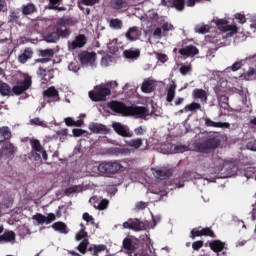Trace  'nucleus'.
I'll list each match as a JSON object with an SVG mask.
<instances>
[{"label":"nucleus","mask_w":256,"mask_h":256,"mask_svg":"<svg viewBox=\"0 0 256 256\" xmlns=\"http://www.w3.org/2000/svg\"><path fill=\"white\" fill-rule=\"evenodd\" d=\"M192 97L194 99H200L202 103H207V91L203 89H194L192 92Z\"/></svg>","instance_id":"28"},{"label":"nucleus","mask_w":256,"mask_h":256,"mask_svg":"<svg viewBox=\"0 0 256 256\" xmlns=\"http://www.w3.org/2000/svg\"><path fill=\"white\" fill-rule=\"evenodd\" d=\"M210 249L214 251V253H217V256H219V253L225 249V243L221 242L220 240H214L209 243Z\"/></svg>","instance_id":"27"},{"label":"nucleus","mask_w":256,"mask_h":256,"mask_svg":"<svg viewBox=\"0 0 256 256\" xmlns=\"http://www.w3.org/2000/svg\"><path fill=\"white\" fill-rule=\"evenodd\" d=\"M76 241H82L78 246V251L85 255V252L87 251V232H85V226L81 224L80 231L75 236Z\"/></svg>","instance_id":"12"},{"label":"nucleus","mask_w":256,"mask_h":256,"mask_svg":"<svg viewBox=\"0 0 256 256\" xmlns=\"http://www.w3.org/2000/svg\"><path fill=\"white\" fill-rule=\"evenodd\" d=\"M141 37V31L137 27H132L126 33V38L129 41H137Z\"/></svg>","instance_id":"25"},{"label":"nucleus","mask_w":256,"mask_h":256,"mask_svg":"<svg viewBox=\"0 0 256 256\" xmlns=\"http://www.w3.org/2000/svg\"><path fill=\"white\" fill-rule=\"evenodd\" d=\"M166 34H163V28H156L153 32V36L157 37V39H161V37L165 36Z\"/></svg>","instance_id":"56"},{"label":"nucleus","mask_w":256,"mask_h":256,"mask_svg":"<svg viewBox=\"0 0 256 256\" xmlns=\"http://www.w3.org/2000/svg\"><path fill=\"white\" fill-rule=\"evenodd\" d=\"M201 235H205L206 237H215V233L211 231L209 228L204 229H193L191 231V237L192 239H195V237H201Z\"/></svg>","instance_id":"22"},{"label":"nucleus","mask_w":256,"mask_h":256,"mask_svg":"<svg viewBox=\"0 0 256 256\" xmlns=\"http://www.w3.org/2000/svg\"><path fill=\"white\" fill-rule=\"evenodd\" d=\"M57 219V216L53 213L47 214V216L37 213L32 216V221L34 225H51L53 221Z\"/></svg>","instance_id":"11"},{"label":"nucleus","mask_w":256,"mask_h":256,"mask_svg":"<svg viewBox=\"0 0 256 256\" xmlns=\"http://www.w3.org/2000/svg\"><path fill=\"white\" fill-rule=\"evenodd\" d=\"M173 29H175L173 27V24L169 23V22H164L162 24V31H163V35H167V33H169V31H173Z\"/></svg>","instance_id":"48"},{"label":"nucleus","mask_w":256,"mask_h":256,"mask_svg":"<svg viewBox=\"0 0 256 256\" xmlns=\"http://www.w3.org/2000/svg\"><path fill=\"white\" fill-rule=\"evenodd\" d=\"M69 71H73V73H77L79 71V62H72L68 65Z\"/></svg>","instance_id":"53"},{"label":"nucleus","mask_w":256,"mask_h":256,"mask_svg":"<svg viewBox=\"0 0 256 256\" xmlns=\"http://www.w3.org/2000/svg\"><path fill=\"white\" fill-rule=\"evenodd\" d=\"M246 148L249 149V151H256V140H250L246 144Z\"/></svg>","instance_id":"57"},{"label":"nucleus","mask_w":256,"mask_h":256,"mask_svg":"<svg viewBox=\"0 0 256 256\" xmlns=\"http://www.w3.org/2000/svg\"><path fill=\"white\" fill-rule=\"evenodd\" d=\"M219 145H221V142L217 137H210L208 140L197 144L196 149L200 153H212Z\"/></svg>","instance_id":"6"},{"label":"nucleus","mask_w":256,"mask_h":256,"mask_svg":"<svg viewBox=\"0 0 256 256\" xmlns=\"http://www.w3.org/2000/svg\"><path fill=\"white\" fill-rule=\"evenodd\" d=\"M44 99L47 100L48 103H53V101H59V92L55 87H50L46 91H44Z\"/></svg>","instance_id":"20"},{"label":"nucleus","mask_w":256,"mask_h":256,"mask_svg":"<svg viewBox=\"0 0 256 256\" xmlns=\"http://www.w3.org/2000/svg\"><path fill=\"white\" fill-rule=\"evenodd\" d=\"M31 57H33V50H31V48H26L24 52L18 57V61L19 63H27Z\"/></svg>","instance_id":"34"},{"label":"nucleus","mask_w":256,"mask_h":256,"mask_svg":"<svg viewBox=\"0 0 256 256\" xmlns=\"http://www.w3.org/2000/svg\"><path fill=\"white\" fill-rule=\"evenodd\" d=\"M127 146L133 147V149H139L140 147L143 146V139L141 138L132 139L127 142Z\"/></svg>","instance_id":"40"},{"label":"nucleus","mask_w":256,"mask_h":256,"mask_svg":"<svg viewBox=\"0 0 256 256\" xmlns=\"http://www.w3.org/2000/svg\"><path fill=\"white\" fill-rule=\"evenodd\" d=\"M82 3L84 5L91 6V5H95V3H99V0H82Z\"/></svg>","instance_id":"64"},{"label":"nucleus","mask_w":256,"mask_h":256,"mask_svg":"<svg viewBox=\"0 0 256 256\" xmlns=\"http://www.w3.org/2000/svg\"><path fill=\"white\" fill-rule=\"evenodd\" d=\"M87 43V38L85 35L80 34L75 37L74 40L68 42V49L69 51H75V49H81V47H85Z\"/></svg>","instance_id":"14"},{"label":"nucleus","mask_w":256,"mask_h":256,"mask_svg":"<svg viewBox=\"0 0 256 256\" xmlns=\"http://www.w3.org/2000/svg\"><path fill=\"white\" fill-rule=\"evenodd\" d=\"M211 29V27H209V25L207 24H198L195 26L194 31L195 33H200L202 35H205V33H209V30Z\"/></svg>","instance_id":"39"},{"label":"nucleus","mask_w":256,"mask_h":256,"mask_svg":"<svg viewBox=\"0 0 256 256\" xmlns=\"http://www.w3.org/2000/svg\"><path fill=\"white\" fill-rule=\"evenodd\" d=\"M11 138V129L7 126L0 127V139L2 141H7Z\"/></svg>","instance_id":"36"},{"label":"nucleus","mask_w":256,"mask_h":256,"mask_svg":"<svg viewBox=\"0 0 256 256\" xmlns=\"http://www.w3.org/2000/svg\"><path fill=\"white\" fill-rule=\"evenodd\" d=\"M137 243L139 240L133 236H130L123 241V247L130 254V256H149V254L133 253L137 249Z\"/></svg>","instance_id":"10"},{"label":"nucleus","mask_w":256,"mask_h":256,"mask_svg":"<svg viewBox=\"0 0 256 256\" xmlns=\"http://www.w3.org/2000/svg\"><path fill=\"white\" fill-rule=\"evenodd\" d=\"M157 59H158V61H161V63H166L167 55H165L163 53H159V54H157Z\"/></svg>","instance_id":"63"},{"label":"nucleus","mask_w":256,"mask_h":256,"mask_svg":"<svg viewBox=\"0 0 256 256\" xmlns=\"http://www.w3.org/2000/svg\"><path fill=\"white\" fill-rule=\"evenodd\" d=\"M3 243H15V232L7 231L0 235V245H3Z\"/></svg>","instance_id":"26"},{"label":"nucleus","mask_w":256,"mask_h":256,"mask_svg":"<svg viewBox=\"0 0 256 256\" xmlns=\"http://www.w3.org/2000/svg\"><path fill=\"white\" fill-rule=\"evenodd\" d=\"M52 229L54 231H58V233H62L64 235H67L69 233V228H67V224L63 222H56L52 225Z\"/></svg>","instance_id":"32"},{"label":"nucleus","mask_w":256,"mask_h":256,"mask_svg":"<svg viewBox=\"0 0 256 256\" xmlns=\"http://www.w3.org/2000/svg\"><path fill=\"white\" fill-rule=\"evenodd\" d=\"M89 201L93 205V207H95V209H99V211H103L109 206V200H100L97 196L91 197Z\"/></svg>","instance_id":"19"},{"label":"nucleus","mask_w":256,"mask_h":256,"mask_svg":"<svg viewBox=\"0 0 256 256\" xmlns=\"http://www.w3.org/2000/svg\"><path fill=\"white\" fill-rule=\"evenodd\" d=\"M157 83H163V81H157L152 78H147L143 81L141 85V91L143 93H153L157 87Z\"/></svg>","instance_id":"16"},{"label":"nucleus","mask_w":256,"mask_h":256,"mask_svg":"<svg viewBox=\"0 0 256 256\" xmlns=\"http://www.w3.org/2000/svg\"><path fill=\"white\" fill-rule=\"evenodd\" d=\"M123 55L126 59H137L139 55H141V52L139 49H128L123 52Z\"/></svg>","instance_id":"35"},{"label":"nucleus","mask_w":256,"mask_h":256,"mask_svg":"<svg viewBox=\"0 0 256 256\" xmlns=\"http://www.w3.org/2000/svg\"><path fill=\"white\" fill-rule=\"evenodd\" d=\"M111 56L106 55L102 58L101 65L102 67H109L111 65Z\"/></svg>","instance_id":"54"},{"label":"nucleus","mask_w":256,"mask_h":256,"mask_svg":"<svg viewBox=\"0 0 256 256\" xmlns=\"http://www.w3.org/2000/svg\"><path fill=\"white\" fill-rule=\"evenodd\" d=\"M30 145L32 147L31 152L29 153V159H33L34 161H39L41 159V154L42 153V158L44 161H47L49 159V156L47 155V151L43 149V146H41V142L37 139H32L30 140Z\"/></svg>","instance_id":"5"},{"label":"nucleus","mask_w":256,"mask_h":256,"mask_svg":"<svg viewBox=\"0 0 256 256\" xmlns=\"http://www.w3.org/2000/svg\"><path fill=\"white\" fill-rule=\"evenodd\" d=\"M112 127L118 135H121V137H133V132L129 131V126L127 125H123L119 122H114L112 124Z\"/></svg>","instance_id":"17"},{"label":"nucleus","mask_w":256,"mask_h":256,"mask_svg":"<svg viewBox=\"0 0 256 256\" xmlns=\"http://www.w3.org/2000/svg\"><path fill=\"white\" fill-rule=\"evenodd\" d=\"M37 75L41 77L43 83H45V81H51V79H53V70L46 71L45 69L40 68Z\"/></svg>","instance_id":"31"},{"label":"nucleus","mask_w":256,"mask_h":256,"mask_svg":"<svg viewBox=\"0 0 256 256\" xmlns=\"http://www.w3.org/2000/svg\"><path fill=\"white\" fill-rule=\"evenodd\" d=\"M90 251L95 256L107 255V246H105L103 244L94 245L92 248H90Z\"/></svg>","instance_id":"30"},{"label":"nucleus","mask_w":256,"mask_h":256,"mask_svg":"<svg viewBox=\"0 0 256 256\" xmlns=\"http://www.w3.org/2000/svg\"><path fill=\"white\" fill-rule=\"evenodd\" d=\"M16 151H17V148L13 146V144L11 143H7L3 148V153L7 157H11Z\"/></svg>","instance_id":"38"},{"label":"nucleus","mask_w":256,"mask_h":256,"mask_svg":"<svg viewBox=\"0 0 256 256\" xmlns=\"http://www.w3.org/2000/svg\"><path fill=\"white\" fill-rule=\"evenodd\" d=\"M32 83L33 81L31 80V76H29V74H22L12 89L9 84L0 82V95H2V97L22 95V93H25V91L31 88Z\"/></svg>","instance_id":"2"},{"label":"nucleus","mask_w":256,"mask_h":256,"mask_svg":"<svg viewBox=\"0 0 256 256\" xmlns=\"http://www.w3.org/2000/svg\"><path fill=\"white\" fill-rule=\"evenodd\" d=\"M53 55H54V52L52 49H46V50L40 51V57H48V59H51Z\"/></svg>","instance_id":"50"},{"label":"nucleus","mask_w":256,"mask_h":256,"mask_svg":"<svg viewBox=\"0 0 256 256\" xmlns=\"http://www.w3.org/2000/svg\"><path fill=\"white\" fill-rule=\"evenodd\" d=\"M177 11H183L185 9V0H172V4Z\"/></svg>","instance_id":"44"},{"label":"nucleus","mask_w":256,"mask_h":256,"mask_svg":"<svg viewBox=\"0 0 256 256\" xmlns=\"http://www.w3.org/2000/svg\"><path fill=\"white\" fill-rule=\"evenodd\" d=\"M201 247H203V241H196L192 244V248L194 249V251H199Z\"/></svg>","instance_id":"60"},{"label":"nucleus","mask_w":256,"mask_h":256,"mask_svg":"<svg viewBox=\"0 0 256 256\" xmlns=\"http://www.w3.org/2000/svg\"><path fill=\"white\" fill-rule=\"evenodd\" d=\"M83 191V186L81 185H76L69 187L65 190V195H73V193H81Z\"/></svg>","instance_id":"41"},{"label":"nucleus","mask_w":256,"mask_h":256,"mask_svg":"<svg viewBox=\"0 0 256 256\" xmlns=\"http://www.w3.org/2000/svg\"><path fill=\"white\" fill-rule=\"evenodd\" d=\"M181 75H187V73H191V65H185L180 68Z\"/></svg>","instance_id":"58"},{"label":"nucleus","mask_w":256,"mask_h":256,"mask_svg":"<svg viewBox=\"0 0 256 256\" xmlns=\"http://www.w3.org/2000/svg\"><path fill=\"white\" fill-rule=\"evenodd\" d=\"M255 172H256L255 168L249 167V168H247V170H246L245 177H246L247 179H251V177H253V176L255 175Z\"/></svg>","instance_id":"55"},{"label":"nucleus","mask_w":256,"mask_h":256,"mask_svg":"<svg viewBox=\"0 0 256 256\" xmlns=\"http://www.w3.org/2000/svg\"><path fill=\"white\" fill-rule=\"evenodd\" d=\"M235 19H237L239 21V23H241V24L246 23V21H247L245 16L243 14H239V13L235 15Z\"/></svg>","instance_id":"62"},{"label":"nucleus","mask_w":256,"mask_h":256,"mask_svg":"<svg viewBox=\"0 0 256 256\" xmlns=\"http://www.w3.org/2000/svg\"><path fill=\"white\" fill-rule=\"evenodd\" d=\"M204 121H205V125H207V127H215V128H220V129H229V127H231V125L227 122H215L209 118H205Z\"/></svg>","instance_id":"24"},{"label":"nucleus","mask_w":256,"mask_h":256,"mask_svg":"<svg viewBox=\"0 0 256 256\" xmlns=\"http://www.w3.org/2000/svg\"><path fill=\"white\" fill-rule=\"evenodd\" d=\"M35 10V4L33 3L26 4L22 7L24 15H31V13H35Z\"/></svg>","instance_id":"43"},{"label":"nucleus","mask_w":256,"mask_h":256,"mask_svg":"<svg viewBox=\"0 0 256 256\" xmlns=\"http://www.w3.org/2000/svg\"><path fill=\"white\" fill-rule=\"evenodd\" d=\"M147 131V129L143 126H139L136 129H134L135 135H144V133Z\"/></svg>","instance_id":"59"},{"label":"nucleus","mask_w":256,"mask_h":256,"mask_svg":"<svg viewBox=\"0 0 256 256\" xmlns=\"http://www.w3.org/2000/svg\"><path fill=\"white\" fill-rule=\"evenodd\" d=\"M173 147H174L173 153H185V151H189V148L184 145H178Z\"/></svg>","instance_id":"51"},{"label":"nucleus","mask_w":256,"mask_h":256,"mask_svg":"<svg viewBox=\"0 0 256 256\" xmlns=\"http://www.w3.org/2000/svg\"><path fill=\"white\" fill-rule=\"evenodd\" d=\"M123 229H132V231H143L147 229V227H145V223L140 222L137 219H129L128 221L123 223Z\"/></svg>","instance_id":"15"},{"label":"nucleus","mask_w":256,"mask_h":256,"mask_svg":"<svg viewBox=\"0 0 256 256\" xmlns=\"http://www.w3.org/2000/svg\"><path fill=\"white\" fill-rule=\"evenodd\" d=\"M199 109H201V104L192 102L191 104L185 106L184 111H197Z\"/></svg>","instance_id":"46"},{"label":"nucleus","mask_w":256,"mask_h":256,"mask_svg":"<svg viewBox=\"0 0 256 256\" xmlns=\"http://www.w3.org/2000/svg\"><path fill=\"white\" fill-rule=\"evenodd\" d=\"M110 6L112 9H127V2L125 0H111Z\"/></svg>","instance_id":"37"},{"label":"nucleus","mask_w":256,"mask_h":256,"mask_svg":"<svg viewBox=\"0 0 256 256\" xmlns=\"http://www.w3.org/2000/svg\"><path fill=\"white\" fill-rule=\"evenodd\" d=\"M108 49L110 53H117L119 51V47L117 46V39L109 42Z\"/></svg>","instance_id":"45"},{"label":"nucleus","mask_w":256,"mask_h":256,"mask_svg":"<svg viewBox=\"0 0 256 256\" xmlns=\"http://www.w3.org/2000/svg\"><path fill=\"white\" fill-rule=\"evenodd\" d=\"M180 55H184V57H195V55L199 54V50L197 47L190 45L179 50Z\"/></svg>","instance_id":"21"},{"label":"nucleus","mask_w":256,"mask_h":256,"mask_svg":"<svg viewBox=\"0 0 256 256\" xmlns=\"http://www.w3.org/2000/svg\"><path fill=\"white\" fill-rule=\"evenodd\" d=\"M245 65V60L236 61L231 67L226 68L224 71H214V77H225L227 73H231V71H239Z\"/></svg>","instance_id":"13"},{"label":"nucleus","mask_w":256,"mask_h":256,"mask_svg":"<svg viewBox=\"0 0 256 256\" xmlns=\"http://www.w3.org/2000/svg\"><path fill=\"white\" fill-rule=\"evenodd\" d=\"M228 168H229V162L221 158L214 159L210 165V169H212L214 173H219V171H223V169H228Z\"/></svg>","instance_id":"18"},{"label":"nucleus","mask_w":256,"mask_h":256,"mask_svg":"<svg viewBox=\"0 0 256 256\" xmlns=\"http://www.w3.org/2000/svg\"><path fill=\"white\" fill-rule=\"evenodd\" d=\"M213 22L215 23L216 27H218V29L222 31V33H228V37H233V35H237V26L229 25V22L227 20L216 18L213 20Z\"/></svg>","instance_id":"7"},{"label":"nucleus","mask_w":256,"mask_h":256,"mask_svg":"<svg viewBox=\"0 0 256 256\" xmlns=\"http://www.w3.org/2000/svg\"><path fill=\"white\" fill-rule=\"evenodd\" d=\"M152 175L156 179H167L171 175V172L165 168H152Z\"/></svg>","instance_id":"23"},{"label":"nucleus","mask_w":256,"mask_h":256,"mask_svg":"<svg viewBox=\"0 0 256 256\" xmlns=\"http://www.w3.org/2000/svg\"><path fill=\"white\" fill-rule=\"evenodd\" d=\"M58 27L50 26L48 28V32L45 34V39L47 43H56L59 41L60 37H69L71 35V31L63 27H73V25H77V20H74L70 17L60 18L57 21Z\"/></svg>","instance_id":"1"},{"label":"nucleus","mask_w":256,"mask_h":256,"mask_svg":"<svg viewBox=\"0 0 256 256\" xmlns=\"http://www.w3.org/2000/svg\"><path fill=\"white\" fill-rule=\"evenodd\" d=\"M30 125H36L37 127H47V123H45L43 120L40 118H34L30 120Z\"/></svg>","instance_id":"47"},{"label":"nucleus","mask_w":256,"mask_h":256,"mask_svg":"<svg viewBox=\"0 0 256 256\" xmlns=\"http://www.w3.org/2000/svg\"><path fill=\"white\" fill-rule=\"evenodd\" d=\"M72 133L74 137H81V135H85V137H87V135H89V132L83 129H73Z\"/></svg>","instance_id":"49"},{"label":"nucleus","mask_w":256,"mask_h":256,"mask_svg":"<svg viewBox=\"0 0 256 256\" xmlns=\"http://www.w3.org/2000/svg\"><path fill=\"white\" fill-rule=\"evenodd\" d=\"M121 169H123V165L118 161L102 162L97 166V171L105 177H111V175L119 173Z\"/></svg>","instance_id":"4"},{"label":"nucleus","mask_w":256,"mask_h":256,"mask_svg":"<svg viewBox=\"0 0 256 256\" xmlns=\"http://www.w3.org/2000/svg\"><path fill=\"white\" fill-rule=\"evenodd\" d=\"M78 59L84 67H93L97 62V54L95 52L82 51L78 55Z\"/></svg>","instance_id":"9"},{"label":"nucleus","mask_w":256,"mask_h":256,"mask_svg":"<svg viewBox=\"0 0 256 256\" xmlns=\"http://www.w3.org/2000/svg\"><path fill=\"white\" fill-rule=\"evenodd\" d=\"M88 128L92 133H105V131H107V127H105V125L95 122H91L88 125Z\"/></svg>","instance_id":"29"},{"label":"nucleus","mask_w":256,"mask_h":256,"mask_svg":"<svg viewBox=\"0 0 256 256\" xmlns=\"http://www.w3.org/2000/svg\"><path fill=\"white\" fill-rule=\"evenodd\" d=\"M108 95H111V90L103 85L96 86L93 91L89 92L92 101H105Z\"/></svg>","instance_id":"8"},{"label":"nucleus","mask_w":256,"mask_h":256,"mask_svg":"<svg viewBox=\"0 0 256 256\" xmlns=\"http://www.w3.org/2000/svg\"><path fill=\"white\" fill-rule=\"evenodd\" d=\"M64 122L65 124L68 126V127H74L75 125V120H73V118L71 117H67L64 119Z\"/></svg>","instance_id":"61"},{"label":"nucleus","mask_w":256,"mask_h":256,"mask_svg":"<svg viewBox=\"0 0 256 256\" xmlns=\"http://www.w3.org/2000/svg\"><path fill=\"white\" fill-rule=\"evenodd\" d=\"M49 1H50L49 9H59V10H61V8H59V6L61 5L62 0H49Z\"/></svg>","instance_id":"52"},{"label":"nucleus","mask_w":256,"mask_h":256,"mask_svg":"<svg viewBox=\"0 0 256 256\" xmlns=\"http://www.w3.org/2000/svg\"><path fill=\"white\" fill-rule=\"evenodd\" d=\"M176 89H177V85L175 84V81H172L167 88L168 103H171V101H173V99H175V90Z\"/></svg>","instance_id":"33"},{"label":"nucleus","mask_w":256,"mask_h":256,"mask_svg":"<svg viewBox=\"0 0 256 256\" xmlns=\"http://www.w3.org/2000/svg\"><path fill=\"white\" fill-rule=\"evenodd\" d=\"M109 25H110L111 29L119 30L123 27V21L119 20L118 18L111 19L109 21Z\"/></svg>","instance_id":"42"},{"label":"nucleus","mask_w":256,"mask_h":256,"mask_svg":"<svg viewBox=\"0 0 256 256\" xmlns=\"http://www.w3.org/2000/svg\"><path fill=\"white\" fill-rule=\"evenodd\" d=\"M110 109L114 111V113H120L121 115H131L132 117L143 118L149 115V110L145 107L134 106L127 107L125 104L117 101H113L110 103Z\"/></svg>","instance_id":"3"}]
</instances>
